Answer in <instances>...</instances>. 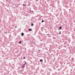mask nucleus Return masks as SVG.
I'll list each match as a JSON object with an SVG mask.
<instances>
[{
  "label": "nucleus",
  "instance_id": "nucleus-1",
  "mask_svg": "<svg viewBox=\"0 0 75 75\" xmlns=\"http://www.w3.org/2000/svg\"><path fill=\"white\" fill-rule=\"evenodd\" d=\"M59 30H62V26H60L59 28Z\"/></svg>",
  "mask_w": 75,
  "mask_h": 75
},
{
  "label": "nucleus",
  "instance_id": "nucleus-2",
  "mask_svg": "<svg viewBox=\"0 0 75 75\" xmlns=\"http://www.w3.org/2000/svg\"><path fill=\"white\" fill-rule=\"evenodd\" d=\"M28 31H32V29L31 28L29 29H28Z\"/></svg>",
  "mask_w": 75,
  "mask_h": 75
},
{
  "label": "nucleus",
  "instance_id": "nucleus-3",
  "mask_svg": "<svg viewBox=\"0 0 75 75\" xmlns=\"http://www.w3.org/2000/svg\"><path fill=\"white\" fill-rule=\"evenodd\" d=\"M24 67H25V64H24L23 65L22 67L23 68H24Z\"/></svg>",
  "mask_w": 75,
  "mask_h": 75
},
{
  "label": "nucleus",
  "instance_id": "nucleus-4",
  "mask_svg": "<svg viewBox=\"0 0 75 75\" xmlns=\"http://www.w3.org/2000/svg\"><path fill=\"white\" fill-rule=\"evenodd\" d=\"M21 41H20L18 43V44H21Z\"/></svg>",
  "mask_w": 75,
  "mask_h": 75
},
{
  "label": "nucleus",
  "instance_id": "nucleus-5",
  "mask_svg": "<svg viewBox=\"0 0 75 75\" xmlns=\"http://www.w3.org/2000/svg\"><path fill=\"white\" fill-rule=\"evenodd\" d=\"M24 35V33H21V35L23 36Z\"/></svg>",
  "mask_w": 75,
  "mask_h": 75
},
{
  "label": "nucleus",
  "instance_id": "nucleus-6",
  "mask_svg": "<svg viewBox=\"0 0 75 75\" xmlns=\"http://www.w3.org/2000/svg\"><path fill=\"white\" fill-rule=\"evenodd\" d=\"M40 62H42V59H40Z\"/></svg>",
  "mask_w": 75,
  "mask_h": 75
},
{
  "label": "nucleus",
  "instance_id": "nucleus-7",
  "mask_svg": "<svg viewBox=\"0 0 75 75\" xmlns=\"http://www.w3.org/2000/svg\"><path fill=\"white\" fill-rule=\"evenodd\" d=\"M33 25H34V24L33 23H32L31 24V26H33Z\"/></svg>",
  "mask_w": 75,
  "mask_h": 75
},
{
  "label": "nucleus",
  "instance_id": "nucleus-8",
  "mask_svg": "<svg viewBox=\"0 0 75 75\" xmlns=\"http://www.w3.org/2000/svg\"><path fill=\"white\" fill-rule=\"evenodd\" d=\"M43 22H44V20H42V21H41V22H42V23H43Z\"/></svg>",
  "mask_w": 75,
  "mask_h": 75
},
{
  "label": "nucleus",
  "instance_id": "nucleus-9",
  "mask_svg": "<svg viewBox=\"0 0 75 75\" xmlns=\"http://www.w3.org/2000/svg\"><path fill=\"white\" fill-rule=\"evenodd\" d=\"M23 6H27V5H25V4H23Z\"/></svg>",
  "mask_w": 75,
  "mask_h": 75
},
{
  "label": "nucleus",
  "instance_id": "nucleus-10",
  "mask_svg": "<svg viewBox=\"0 0 75 75\" xmlns=\"http://www.w3.org/2000/svg\"><path fill=\"white\" fill-rule=\"evenodd\" d=\"M4 33H5V34H7V32H5Z\"/></svg>",
  "mask_w": 75,
  "mask_h": 75
},
{
  "label": "nucleus",
  "instance_id": "nucleus-11",
  "mask_svg": "<svg viewBox=\"0 0 75 75\" xmlns=\"http://www.w3.org/2000/svg\"><path fill=\"white\" fill-rule=\"evenodd\" d=\"M23 59H25V57H24L23 58Z\"/></svg>",
  "mask_w": 75,
  "mask_h": 75
},
{
  "label": "nucleus",
  "instance_id": "nucleus-12",
  "mask_svg": "<svg viewBox=\"0 0 75 75\" xmlns=\"http://www.w3.org/2000/svg\"><path fill=\"white\" fill-rule=\"evenodd\" d=\"M26 63H25V64H24V65H25V64H26Z\"/></svg>",
  "mask_w": 75,
  "mask_h": 75
},
{
  "label": "nucleus",
  "instance_id": "nucleus-13",
  "mask_svg": "<svg viewBox=\"0 0 75 75\" xmlns=\"http://www.w3.org/2000/svg\"><path fill=\"white\" fill-rule=\"evenodd\" d=\"M61 34V32H60L59 33V34Z\"/></svg>",
  "mask_w": 75,
  "mask_h": 75
},
{
  "label": "nucleus",
  "instance_id": "nucleus-14",
  "mask_svg": "<svg viewBox=\"0 0 75 75\" xmlns=\"http://www.w3.org/2000/svg\"><path fill=\"white\" fill-rule=\"evenodd\" d=\"M31 42L32 43V44H34V43H33V42Z\"/></svg>",
  "mask_w": 75,
  "mask_h": 75
},
{
  "label": "nucleus",
  "instance_id": "nucleus-15",
  "mask_svg": "<svg viewBox=\"0 0 75 75\" xmlns=\"http://www.w3.org/2000/svg\"><path fill=\"white\" fill-rule=\"evenodd\" d=\"M16 27H17V26H15V28H16Z\"/></svg>",
  "mask_w": 75,
  "mask_h": 75
},
{
  "label": "nucleus",
  "instance_id": "nucleus-16",
  "mask_svg": "<svg viewBox=\"0 0 75 75\" xmlns=\"http://www.w3.org/2000/svg\"><path fill=\"white\" fill-rule=\"evenodd\" d=\"M71 71H72V69H71Z\"/></svg>",
  "mask_w": 75,
  "mask_h": 75
},
{
  "label": "nucleus",
  "instance_id": "nucleus-17",
  "mask_svg": "<svg viewBox=\"0 0 75 75\" xmlns=\"http://www.w3.org/2000/svg\"><path fill=\"white\" fill-rule=\"evenodd\" d=\"M25 62V63H26V62Z\"/></svg>",
  "mask_w": 75,
  "mask_h": 75
},
{
  "label": "nucleus",
  "instance_id": "nucleus-18",
  "mask_svg": "<svg viewBox=\"0 0 75 75\" xmlns=\"http://www.w3.org/2000/svg\"><path fill=\"white\" fill-rule=\"evenodd\" d=\"M74 38H73V40H74Z\"/></svg>",
  "mask_w": 75,
  "mask_h": 75
},
{
  "label": "nucleus",
  "instance_id": "nucleus-19",
  "mask_svg": "<svg viewBox=\"0 0 75 75\" xmlns=\"http://www.w3.org/2000/svg\"><path fill=\"white\" fill-rule=\"evenodd\" d=\"M74 71H75V68H74Z\"/></svg>",
  "mask_w": 75,
  "mask_h": 75
},
{
  "label": "nucleus",
  "instance_id": "nucleus-20",
  "mask_svg": "<svg viewBox=\"0 0 75 75\" xmlns=\"http://www.w3.org/2000/svg\"><path fill=\"white\" fill-rule=\"evenodd\" d=\"M32 11V12H33V11Z\"/></svg>",
  "mask_w": 75,
  "mask_h": 75
},
{
  "label": "nucleus",
  "instance_id": "nucleus-21",
  "mask_svg": "<svg viewBox=\"0 0 75 75\" xmlns=\"http://www.w3.org/2000/svg\"><path fill=\"white\" fill-rule=\"evenodd\" d=\"M52 28V27H51V28Z\"/></svg>",
  "mask_w": 75,
  "mask_h": 75
},
{
  "label": "nucleus",
  "instance_id": "nucleus-22",
  "mask_svg": "<svg viewBox=\"0 0 75 75\" xmlns=\"http://www.w3.org/2000/svg\"><path fill=\"white\" fill-rule=\"evenodd\" d=\"M47 35H48V34H47Z\"/></svg>",
  "mask_w": 75,
  "mask_h": 75
},
{
  "label": "nucleus",
  "instance_id": "nucleus-23",
  "mask_svg": "<svg viewBox=\"0 0 75 75\" xmlns=\"http://www.w3.org/2000/svg\"><path fill=\"white\" fill-rule=\"evenodd\" d=\"M23 65H24V64H23Z\"/></svg>",
  "mask_w": 75,
  "mask_h": 75
}]
</instances>
